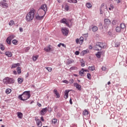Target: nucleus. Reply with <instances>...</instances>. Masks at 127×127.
Wrapping results in <instances>:
<instances>
[{
  "label": "nucleus",
  "mask_w": 127,
  "mask_h": 127,
  "mask_svg": "<svg viewBox=\"0 0 127 127\" xmlns=\"http://www.w3.org/2000/svg\"><path fill=\"white\" fill-rule=\"evenodd\" d=\"M5 55L7 56V57H11L12 56V54L10 52H6L5 53Z\"/></svg>",
  "instance_id": "f3484780"
},
{
  "label": "nucleus",
  "mask_w": 127,
  "mask_h": 127,
  "mask_svg": "<svg viewBox=\"0 0 127 127\" xmlns=\"http://www.w3.org/2000/svg\"><path fill=\"white\" fill-rule=\"evenodd\" d=\"M13 73L14 75H17V72L15 71V70H14L13 71Z\"/></svg>",
  "instance_id": "680f3d73"
},
{
  "label": "nucleus",
  "mask_w": 127,
  "mask_h": 127,
  "mask_svg": "<svg viewBox=\"0 0 127 127\" xmlns=\"http://www.w3.org/2000/svg\"><path fill=\"white\" fill-rule=\"evenodd\" d=\"M61 23H64V24H66L67 27H69V28H71V26L69 25V23L67 22V20L65 18H64L63 19L61 20Z\"/></svg>",
  "instance_id": "423d86ee"
},
{
  "label": "nucleus",
  "mask_w": 127,
  "mask_h": 127,
  "mask_svg": "<svg viewBox=\"0 0 127 127\" xmlns=\"http://www.w3.org/2000/svg\"><path fill=\"white\" fill-rule=\"evenodd\" d=\"M46 69H47L49 72H51V71H52V68L51 67H46Z\"/></svg>",
  "instance_id": "c03bdc74"
},
{
  "label": "nucleus",
  "mask_w": 127,
  "mask_h": 127,
  "mask_svg": "<svg viewBox=\"0 0 127 127\" xmlns=\"http://www.w3.org/2000/svg\"><path fill=\"white\" fill-rule=\"evenodd\" d=\"M81 66V67H84L85 66V63H82Z\"/></svg>",
  "instance_id": "e2e57ef3"
},
{
  "label": "nucleus",
  "mask_w": 127,
  "mask_h": 127,
  "mask_svg": "<svg viewBox=\"0 0 127 127\" xmlns=\"http://www.w3.org/2000/svg\"><path fill=\"white\" fill-rule=\"evenodd\" d=\"M30 50V48L29 47H26L25 48V52H28L29 50Z\"/></svg>",
  "instance_id": "49530a36"
},
{
  "label": "nucleus",
  "mask_w": 127,
  "mask_h": 127,
  "mask_svg": "<svg viewBox=\"0 0 127 127\" xmlns=\"http://www.w3.org/2000/svg\"><path fill=\"white\" fill-rule=\"evenodd\" d=\"M102 55V52H98L96 54V56L97 58L100 59L101 58V56Z\"/></svg>",
  "instance_id": "aec40b11"
},
{
  "label": "nucleus",
  "mask_w": 127,
  "mask_h": 127,
  "mask_svg": "<svg viewBox=\"0 0 127 127\" xmlns=\"http://www.w3.org/2000/svg\"><path fill=\"white\" fill-rule=\"evenodd\" d=\"M6 94H10L11 93V90L9 88H7L5 90Z\"/></svg>",
  "instance_id": "72a5a7b5"
},
{
  "label": "nucleus",
  "mask_w": 127,
  "mask_h": 127,
  "mask_svg": "<svg viewBox=\"0 0 127 127\" xmlns=\"http://www.w3.org/2000/svg\"><path fill=\"white\" fill-rule=\"evenodd\" d=\"M17 117L19 118V119H21L23 117V114H22L21 112H17Z\"/></svg>",
  "instance_id": "412c9836"
},
{
  "label": "nucleus",
  "mask_w": 127,
  "mask_h": 127,
  "mask_svg": "<svg viewBox=\"0 0 127 127\" xmlns=\"http://www.w3.org/2000/svg\"><path fill=\"white\" fill-rule=\"evenodd\" d=\"M79 41L81 43V44H82L84 42V37H80V38L79 39Z\"/></svg>",
  "instance_id": "e433bc0d"
},
{
  "label": "nucleus",
  "mask_w": 127,
  "mask_h": 127,
  "mask_svg": "<svg viewBox=\"0 0 127 127\" xmlns=\"http://www.w3.org/2000/svg\"><path fill=\"white\" fill-rule=\"evenodd\" d=\"M12 43H13V44H14V45H16V44H17V40H13L12 41Z\"/></svg>",
  "instance_id": "a19ab883"
},
{
  "label": "nucleus",
  "mask_w": 127,
  "mask_h": 127,
  "mask_svg": "<svg viewBox=\"0 0 127 127\" xmlns=\"http://www.w3.org/2000/svg\"><path fill=\"white\" fill-rule=\"evenodd\" d=\"M82 115L84 117H85V116H88V115H89V111L86 109H85L83 112Z\"/></svg>",
  "instance_id": "a211bd4d"
},
{
  "label": "nucleus",
  "mask_w": 127,
  "mask_h": 127,
  "mask_svg": "<svg viewBox=\"0 0 127 127\" xmlns=\"http://www.w3.org/2000/svg\"><path fill=\"white\" fill-rule=\"evenodd\" d=\"M121 30H122V29L121 28V27L117 26L116 28V31H117V32H121Z\"/></svg>",
  "instance_id": "7c9ffc66"
},
{
  "label": "nucleus",
  "mask_w": 127,
  "mask_h": 127,
  "mask_svg": "<svg viewBox=\"0 0 127 127\" xmlns=\"http://www.w3.org/2000/svg\"><path fill=\"white\" fill-rule=\"evenodd\" d=\"M102 70L103 71H106V70H107V67H106L105 66H102Z\"/></svg>",
  "instance_id": "864d4df0"
},
{
  "label": "nucleus",
  "mask_w": 127,
  "mask_h": 127,
  "mask_svg": "<svg viewBox=\"0 0 127 127\" xmlns=\"http://www.w3.org/2000/svg\"><path fill=\"white\" fill-rule=\"evenodd\" d=\"M47 110H48V109L47 107L42 109L40 112L41 116H44V115H45L47 112Z\"/></svg>",
  "instance_id": "1a4fd4ad"
},
{
  "label": "nucleus",
  "mask_w": 127,
  "mask_h": 127,
  "mask_svg": "<svg viewBox=\"0 0 127 127\" xmlns=\"http://www.w3.org/2000/svg\"><path fill=\"white\" fill-rule=\"evenodd\" d=\"M74 62V60H71L70 59H67L66 61V63L68 65H70L71 63H73Z\"/></svg>",
  "instance_id": "6ab92c4d"
},
{
  "label": "nucleus",
  "mask_w": 127,
  "mask_h": 127,
  "mask_svg": "<svg viewBox=\"0 0 127 127\" xmlns=\"http://www.w3.org/2000/svg\"><path fill=\"white\" fill-rule=\"evenodd\" d=\"M62 32L63 35H64L65 36H67V35H68V34L69 33V29H67L66 28H62Z\"/></svg>",
  "instance_id": "6e6552de"
},
{
  "label": "nucleus",
  "mask_w": 127,
  "mask_h": 127,
  "mask_svg": "<svg viewBox=\"0 0 127 127\" xmlns=\"http://www.w3.org/2000/svg\"><path fill=\"white\" fill-rule=\"evenodd\" d=\"M19 66H20V64H19V63L13 64H12L11 68L12 69V68H16V67H19Z\"/></svg>",
  "instance_id": "dca6fc26"
},
{
  "label": "nucleus",
  "mask_w": 127,
  "mask_h": 127,
  "mask_svg": "<svg viewBox=\"0 0 127 127\" xmlns=\"http://www.w3.org/2000/svg\"><path fill=\"white\" fill-rule=\"evenodd\" d=\"M86 7H88V8H91L92 7V4L90 2H87L86 4Z\"/></svg>",
  "instance_id": "bb28decb"
},
{
  "label": "nucleus",
  "mask_w": 127,
  "mask_h": 127,
  "mask_svg": "<svg viewBox=\"0 0 127 127\" xmlns=\"http://www.w3.org/2000/svg\"><path fill=\"white\" fill-rule=\"evenodd\" d=\"M73 86H74V87H75V88H76L77 89V90H78V91H81V85H80L77 83H74Z\"/></svg>",
  "instance_id": "9d476101"
},
{
  "label": "nucleus",
  "mask_w": 127,
  "mask_h": 127,
  "mask_svg": "<svg viewBox=\"0 0 127 127\" xmlns=\"http://www.w3.org/2000/svg\"><path fill=\"white\" fill-rule=\"evenodd\" d=\"M87 53H88V51L87 50L82 51L80 53V55H81V56H84L85 54H86Z\"/></svg>",
  "instance_id": "b1692460"
},
{
  "label": "nucleus",
  "mask_w": 127,
  "mask_h": 127,
  "mask_svg": "<svg viewBox=\"0 0 127 127\" xmlns=\"http://www.w3.org/2000/svg\"><path fill=\"white\" fill-rule=\"evenodd\" d=\"M7 38L11 41L13 38H14V36L13 35H10Z\"/></svg>",
  "instance_id": "58836bf2"
},
{
  "label": "nucleus",
  "mask_w": 127,
  "mask_h": 127,
  "mask_svg": "<svg viewBox=\"0 0 127 127\" xmlns=\"http://www.w3.org/2000/svg\"><path fill=\"white\" fill-rule=\"evenodd\" d=\"M88 69L89 70H90V71H94V70H95V66L93 65L91 66H89Z\"/></svg>",
  "instance_id": "2f4dec72"
},
{
  "label": "nucleus",
  "mask_w": 127,
  "mask_h": 127,
  "mask_svg": "<svg viewBox=\"0 0 127 127\" xmlns=\"http://www.w3.org/2000/svg\"><path fill=\"white\" fill-rule=\"evenodd\" d=\"M75 68H76V67H70V69L71 70H75Z\"/></svg>",
  "instance_id": "69168bd1"
},
{
  "label": "nucleus",
  "mask_w": 127,
  "mask_h": 127,
  "mask_svg": "<svg viewBox=\"0 0 127 127\" xmlns=\"http://www.w3.org/2000/svg\"><path fill=\"white\" fill-rule=\"evenodd\" d=\"M54 93L55 94V95L57 96V98H60V95L58 93V91H57V89H55L54 90Z\"/></svg>",
  "instance_id": "2eb2a0df"
},
{
  "label": "nucleus",
  "mask_w": 127,
  "mask_h": 127,
  "mask_svg": "<svg viewBox=\"0 0 127 127\" xmlns=\"http://www.w3.org/2000/svg\"><path fill=\"white\" fill-rule=\"evenodd\" d=\"M57 123V119H54L52 121V123L54 124V125H56Z\"/></svg>",
  "instance_id": "4c0bfd02"
},
{
  "label": "nucleus",
  "mask_w": 127,
  "mask_h": 127,
  "mask_svg": "<svg viewBox=\"0 0 127 127\" xmlns=\"http://www.w3.org/2000/svg\"><path fill=\"white\" fill-rule=\"evenodd\" d=\"M98 30V27L94 26L92 27V31H93V32H96V31H97Z\"/></svg>",
  "instance_id": "c85d7f7f"
},
{
  "label": "nucleus",
  "mask_w": 127,
  "mask_h": 127,
  "mask_svg": "<svg viewBox=\"0 0 127 127\" xmlns=\"http://www.w3.org/2000/svg\"><path fill=\"white\" fill-rule=\"evenodd\" d=\"M34 11L35 10H31L27 14L26 16V20L27 21H31L34 18Z\"/></svg>",
  "instance_id": "f03ea898"
},
{
  "label": "nucleus",
  "mask_w": 127,
  "mask_h": 127,
  "mask_svg": "<svg viewBox=\"0 0 127 127\" xmlns=\"http://www.w3.org/2000/svg\"><path fill=\"white\" fill-rule=\"evenodd\" d=\"M68 82L69 84H73V83H74V79H69Z\"/></svg>",
  "instance_id": "09e8293b"
},
{
  "label": "nucleus",
  "mask_w": 127,
  "mask_h": 127,
  "mask_svg": "<svg viewBox=\"0 0 127 127\" xmlns=\"http://www.w3.org/2000/svg\"><path fill=\"white\" fill-rule=\"evenodd\" d=\"M37 105H38V107H41V106H42L41 104H40L39 103H38Z\"/></svg>",
  "instance_id": "774afa93"
},
{
  "label": "nucleus",
  "mask_w": 127,
  "mask_h": 127,
  "mask_svg": "<svg viewBox=\"0 0 127 127\" xmlns=\"http://www.w3.org/2000/svg\"><path fill=\"white\" fill-rule=\"evenodd\" d=\"M121 45V43L119 42H115V47H119Z\"/></svg>",
  "instance_id": "473e14b6"
},
{
  "label": "nucleus",
  "mask_w": 127,
  "mask_h": 127,
  "mask_svg": "<svg viewBox=\"0 0 127 127\" xmlns=\"http://www.w3.org/2000/svg\"><path fill=\"white\" fill-rule=\"evenodd\" d=\"M111 24V20L109 19H105L104 20V27L107 28Z\"/></svg>",
  "instance_id": "0eeeda50"
},
{
  "label": "nucleus",
  "mask_w": 127,
  "mask_h": 127,
  "mask_svg": "<svg viewBox=\"0 0 127 127\" xmlns=\"http://www.w3.org/2000/svg\"><path fill=\"white\" fill-rule=\"evenodd\" d=\"M84 68H82L81 70L79 71V74L80 76H84Z\"/></svg>",
  "instance_id": "5701e85b"
},
{
  "label": "nucleus",
  "mask_w": 127,
  "mask_h": 127,
  "mask_svg": "<svg viewBox=\"0 0 127 127\" xmlns=\"http://www.w3.org/2000/svg\"><path fill=\"white\" fill-rule=\"evenodd\" d=\"M37 123V125L38 127H42V122L41 121H38Z\"/></svg>",
  "instance_id": "a878e982"
},
{
  "label": "nucleus",
  "mask_w": 127,
  "mask_h": 127,
  "mask_svg": "<svg viewBox=\"0 0 127 127\" xmlns=\"http://www.w3.org/2000/svg\"><path fill=\"white\" fill-rule=\"evenodd\" d=\"M75 55H79V54H80V52H79L78 51H76L75 52Z\"/></svg>",
  "instance_id": "5fc2aeb1"
},
{
  "label": "nucleus",
  "mask_w": 127,
  "mask_h": 127,
  "mask_svg": "<svg viewBox=\"0 0 127 127\" xmlns=\"http://www.w3.org/2000/svg\"><path fill=\"white\" fill-rule=\"evenodd\" d=\"M63 83H64L65 84H69V81L67 80H63Z\"/></svg>",
  "instance_id": "8fccbe9b"
},
{
  "label": "nucleus",
  "mask_w": 127,
  "mask_h": 127,
  "mask_svg": "<svg viewBox=\"0 0 127 127\" xmlns=\"http://www.w3.org/2000/svg\"><path fill=\"white\" fill-rule=\"evenodd\" d=\"M6 42H7V44L10 45L11 43V40H9V39H8V38H7V39H6Z\"/></svg>",
  "instance_id": "79ce46f5"
},
{
  "label": "nucleus",
  "mask_w": 127,
  "mask_h": 127,
  "mask_svg": "<svg viewBox=\"0 0 127 127\" xmlns=\"http://www.w3.org/2000/svg\"><path fill=\"white\" fill-rule=\"evenodd\" d=\"M8 24L10 26H12L13 24H14V21L13 20H11L10 22H9Z\"/></svg>",
  "instance_id": "f704fd0d"
},
{
  "label": "nucleus",
  "mask_w": 127,
  "mask_h": 127,
  "mask_svg": "<svg viewBox=\"0 0 127 127\" xmlns=\"http://www.w3.org/2000/svg\"><path fill=\"white\" fill-rule=\"evenodd\" d=\"M17 72L18 74H21V68H20V67L18 66L17 67Z\"/></svg>",
  "instance_id": "cd10ccee"
},
{
  "label": "nucleus",
  "mask_w": 127,
  "mask_h": 127,
  "mask_svg": "<svg viewBox=\"0 0 127 127\" xmlns=\"http://www.w3.org/2000/svg\"><path fill=\"white\" fill-rule=\"evenodd\" d=\"M50 46V45H49L44 48V50L46 52H49V51H51V48Z\"/></svg>",
  "instance_id": "4468645a"
},
{
  "label": "nucleus",
  "mask_w": 127,
  "mask_h": 127,
  "mask_svg": "<svg viewBox=\"0 0 127 127\" xmlns=\"http://www.w3.org/2000/svg\"><path fill=\"white\" fill-rule=\"evenodd\" d=\"M110 7L112 8V9H114V5H113L112 4H110Z\"/></svg>",
  "instance_id": "bf43d9fd"
},
{
  "label": "nucleus",
  "mask_w": 127,
  "mask_h": 127,
  "mask_svg": "<svg viewBox=\"0 0 127 127\" xmlns=\"http://www.w3.org/2000/svg\"><path fill=\"white\" fill-rule=\"evenodd\" d=\"M103 9L101 8H100V14H103Z\"/></svg>",
  "instance_id": "3c124183"
},
{
  "label": "nucleus",
  "mask_w": 127,
  "mask_h": 127,
  "mask_svg": "<svg viewBox=\"0 0 127 127\" xmlns=\"http://www.w3.org/2000/svg\"><path fill=\"white\" fill-rule=\"evenodd\" d=\"M116 21L114 20L113 21H112V24H114V25L116 24Z\"/></svg>",
  "instance_id": "052dcab7"
},
{
  "label": "nucleus",
  "mask_w": 127,
  "mask_h": 127,
  "mask_svg": "<svg viewBox=\"0 0 127 127\" xmlns=\"http://www.w3.org/2000/svg\"><path fill=\"white\" fill-rule=\"evenodd\" d=\"M19 31H20V32H23V29L22 28V27H20L19 28Z\"/></svg>",
  "instance_id": "4d7b16f0"
},
{
  "label": "nucleus",
  "mask_w": 127,
  "mask_h": 127,
  "mask_svg": "<svg viewBox=\"0 0 127 127\" xmlns=\"http://www.w3.org/2000/svg\"><path fill=\"white\" fill-rule=\"evenodd\" d=\"M41 9H42V10L44 11L45 14H46V11H47V5H46V4H42L38 10V12H40V11H41Z\"/></svg>",
  "instance_id": "39448f33"
},
{
  "label": "nucleus",
  "mask_w": 127,
  "mask_h": 127,
  "mask_svg": "<svg viewBox=\"0 0 127 127\" xmlns=\"http://www.w3.org/2000/svg\"><path fill=\"white\" fill-rule=\"evenodd\" d=\"M18 83L19 84H21L23 82V78H18L17 79Z\"/></svg>",
  "instance_id": "393cba45"
},
{
  "label": "nucleus",
  "mask_w": 127,
  "mask_h": 127,
  "mask_svg": "<svg viewBox=\"0 0 127 127\" xmlns=\"http://www.w3.org/2000/svg\"><path fill=\"white\" fill-rule=\"evenodd\" d=\"M104 6H105V4H104V3H103L101 5L100 8L103 9V7H104Z\"/></svg>",
  "instance_id": "6e6d98bb"
},
{
  "label": "nucleus",
  "mask_w": 127,
  "mask_h": 127,
  "mask_svg": "<svg viewBox=\"0 0 127 127\" xmlns=\"http://www.w3.org/2000/svg\"><path fill=\"white\" fill-rule=\"evenodd\" d=\"M75 41L77 44H81V42L80 41V40L79 39L77 38Z\"/></svg>",
  "instance_id": "37998d69"
},
{
  "label": "nucleus",
  "mask_w": 127,
  "mask_h": 127,
  "mask_svg": "<svg viewBox=\"0 0 127 127\" xmlns=\"http://www.w3.org/2000/svg\"><path fill=\"white\" fill-rule=\"evenodd\" d=\"M18 98L21 101H26V100L30 98V91L24 92L23 94L18 96Z\"/></svg>",
  "instance_id": "f257e3e1"
},
{
  "label": "nucleus",
  "mask_w": 127,
  "mask_h": 127,
  "mask_svg": "<svg viewBox=\"0 0 127 127\" xmlns=\"http://www.w3.org/2000/svg\"><path fill=\"white\" fill-rule=\"evenodd\" d=\"M120 28H121V29H124L125 30V31H126L127 27L126 26V24L124 23H122L120 24Z\"/></svg>",
  "instance_id": "f8f14e48"
},
{
  "label": "nucleus",
  "mask_w": 127,
  "mask_h": 127,
  "mask_svg": "<svg viewBox=\"0 0 127 127\" xmlns=\"http://www.w3.org/2000/svg\"><path fill=\"white\" fill-rule=\"evenodd\" d=\"M41 120L42 121V122H44V119L43 118V117H41Z\"/></svg>",
  "instance_id": "0e129e2a"
},
{
  "label": "nucleus",
  "mask_w": 127,
  "mask_h": 127,
  "mask_svg": "<svg viewBox=\"0 0 127 127\" xmlns=\"http://www.w3.org/2000/svg\"><path fill=\"white\" fill-rule=\"evenodd\" d=\"M1 4L3 7H7V3H5L4 2H1Z\"/></svg>",
  "instance_id": "c756f323"
},
{
  "label": "nucleus",
  "mask_w": 127,
  "mask_h": 127,
  "mask_svg": "<svg viewBox=\"0 0 127 127\" xmlns=\"http://www.w3.org/2000/svg\"><path fill=\"white\" fill-rule=\"evenodd\" d=\"M70 9V6H69V5H68V4H66L65 5V9L66 11H68V10H69V9Z\"/></svg>",
  "instance_id": "c9c22d12"
},
{
  "label": "nucleus",
  "mask_w": 127,
  "mask_h": 127,
  "mask_svg": "<svg viewBox=\"0 0 127 127\" xmlns=\"http://www.w3.org/2000/svg\"><path fill=\"white\" fill-rule=\"evenodd\" d=\"M69 92H70V90H65L64 91V93H65L64 95V99H68V97H69Z\"/></svg>",
  "instance_id": "9b49d317"
},
{
  "label": "nucleus",
  "mask_w": 127,
  "mask_h": 127,
  "mask_svg": "<svg viewBox=\"0 0 127 127\" xmlns=\"http://www.w3.org/2000/svg\"><path fill=\"white\" fill-rule=\"evenodd\" d=\"M0 49H1L2 51H3V50H4V47L1 44H0Z\"/></svg>",
  "instance_id": "ea45409f"
},
{
  "label": "nucleus",
  "mask_w": 127,
  "mask_h": 127,
  "mask_svg": "<svg viewBox=\"0 0 127 127\" xmlns=\"http://www.w3.org/2000/svg\"><path fill=\"white\" fill-rule=\"evenodd\" d=\"M104 48H105V46L103 43L97 42L96 43L95 46H94V49L97 51L101 50Z\"/></svg>",
  "instance_id": "7ed1b4c3"
},
{
  "label": "nucleus",
  "mask_w": 127,
  "mask_h": 127,
  "mask_svg": "<svg viewBox=\"0 0 127 127\" xmlns=\"http://www.w3.org/2000/svg\"><path fill=\"white\" fill-rule=\"evenodd\" d=\"M89 48L90 49H93V47H92L91 45H90V46H89Z\"/></svg>",
  "instance_id": "338daca9"
},
{
  "label": "nucleus",
  "mask_w": 127,
  "mask_h": 127,
  "mask_svg": "<svg viewBox=\"0 0 127 127\" xmlns=\"http://www.w3.org/2000/svg\"><path fill=\"white\" fill-rule=\"evenodd\" d=\"M37 58H38V56L33 57V60L35 62L37 60Z\"/></svg>",
  "instance_id": "a18cd8bd"
},
{
  "label": "nucleus",
  "mask_w": 127,
  "mask_h": 127,
  "mask_svg": "<svg viewBox=\"0 0 127 127\" xmlns=\"http://www.w3.org/2000/svg\"><path fill=\"white\" fill-rule=\"evenodd\" d=\"M43 17H44V15L39 16L38 14L36 15V19H38V20H41V19H43Z\"/></svg>",
  "instance_id": "ddd939ff"
},
{
  "label": "nucleus",
  "mask_w": 127,
  "mask_h": 127,
  "mask_svg": "<svg viewBox=\"0 0 127 127\" xmlns=\"http://www.w3.org/2000/svg\"><path fill=\"white\" fill-rule=\"evenodd\" d=\"M69 103L70 104V105H73V102H72V99H70L69 100Z\"/></svg>",
  "instance_id": "13d9d810"
},
{
  "label": "nucleus",
  "mask_w": 127,
  "mask_h": 127,
  "mask_svg": "<svg viewBox=\"0 0 127 127\" xmlns=\"http://www.w3.org/2000/svg\"><path fill=\"white\" fill-rule=\"evenodd\" d=\"M87 77L88 79H89V80H91V74L88 73L87 74Z\"/></svg>",
  "instance_id": "de8ad7c7"
},
{
  "label": "nucleus",
  "mask_w": 127,
  "mask_h": 127,
  "mask_svg": "<svg viewBox=\"0 0 127 127\" xmlns=\"http://www.w3.org/2000/svg\"><path fill=\"white\" fill-rule=\"evenodd\" d=\"M67 1L69 2V3H77V2H78L77 0H67Z\"/></svg>",
  "instance_id": "4be33fe9"
},
{
  "label": "nucleus",
  "mask_w": 127,
  "mask_h": 127,
  "mask_svg": "<svg viewBox=\"0 0 127 127\" xmlns=\"http://www.w3.org/2000/svg\"><path fill=\"white\" fill-rule=\"evenodd\" d=\"M3 82H4V84H13L14 82H15V80H14V79L10 77H5L3 80Z\"/></svg>",
  "instance_id": "20e7f679"
},
{
  "label": "nucleus",
  "mask_w": 127,
  "mask_h": 127,
  "mask_svg": "<svg viewBox=\"0 0 127 127\" xmlns=\"http://www.w3.org/2000/svg\"><path fill=\"white\" fill-rule=\"evenodd\" d=\"M35 121H36V123H37V122H39L40 120L38 119V117H35Z\"/></svg>",
  "instance_id": "603ef678"
}]
</instances>
